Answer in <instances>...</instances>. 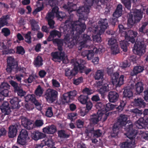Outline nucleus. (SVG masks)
<instances>
[{
    "label": "nucleus",
    "instance_id": "f257e3e1",
    "mask_svg": "<svg viewBox=\"0 0 148 148\" xmlns=\"http://www.w3.org/2000/svg\"><path fill=\"white\" fill-rule=\"evenodd\" d=\"M96 1H97L86 0L88 5L80 6L77 10L78 15L79 16L78 20L73 22L66 20L60 28L61 33L66 34L72 40L69 43L71 47L76 44L78 41L80 40V35L84 31L86 28L85 24L81 22L82 20H84L87 18L89 12V8L93 4L96 5V3H95Z\"/></svg>",
    "mask_w": 148,
    "mask_h": 148
},
{
    "label": "nucleus",
    "instance_id": "f03ea898",
    "mask_svg": "<svg viewBox=\"0 0 148 148\" xmlns=\"http://www.w3.org/2000/svg\"><path fill=\"white\" fill-rule=\"evenodd\" d=\"M128 116L127 115L121 114L118 118L117 122L112 127V131L110 136L112 138H117L119 131V128L124 126L127 121Z\"/></svg>",
    "mask_w": 148,
    "mask_h": 148
},
{
    "label": "nucleus",
    "instance_id": "7ed1b4c3",
    "mask_svg": "<svg viewBox=\"0 0 148 148\" xmlns=\"http://www.w3.org/2000/svg\"><path fill=\"white\" fill-rule=\"evenodd\" d=\"M84 60H80L73 62V68L71 70L67 68L65 70V75L68 79H71L77 74L78 71H79L82 72V70L84 68V65L83 63Z\"/></svg>",
    "mask_w": 148,
    "mask_h": 148
},
{
    "label": "nucleus",
    "instance_id": "20e7f679",
    "mask_svg": "<svg viewBox=\"0 0 148 148\" xmlns=\"http://www.w3.org/2000/svg\"><path fill=\"white\" fill-rule=\"evenodd\" d=\"M7 62V65L6 70L8 72L11 73L13 72L16 73L20 72L21 73H25L26 68L23 67L19 66L18 62L14 58L10 57H8Z\"/></svg>",
    "mask_w": 148,
    "mask_h": 148
},
{
    "label": "nucleus",
    "instance_id": "39448f33",
    "mask_svg": "<svg viewBox=\"0 0 148 148\" xmlns=\"http://www.w3.org/2000/svg\"><path fill=\"white\" fill-rule=\"evenodd\" d=\"M142 119H139L136 121L134 125L132 124H128L125 127V130L127 132V137L130 139L135 138L138 132L137 130L134 129L135 127L137 129H141L143 128V122H140Z\"/></svg>",
    "mask_w": 148,
    "mask_h": 148
},
{
    "label": "nucleus",
    "instance_id": "423d86ee",
    "mask_svg": "<svg viewBox=\"0 0 148 148\" xmlns=\"http://www.w3.org/2000/svg\"><path fill=\"white\" fill-rule=\"evenodd\" d=\"M49 3L51 6H53V7L51 12H49L47 14L45 19L47 21L49 27L53 29L54 27L55 23L53 19L54 18V13H56V1L55 0H49Z\"/></svg>",
    "mask_w": 148,
    "mask_h": 148
},
{
    "label": "nucleus",
    "instance_id": "0eeeda50",
    "mask_svg": "<svg viewBox=\"0 0 148 148\" xmlns=\"http://www.w3.org/2000/svg\"><path fill=\"white\" fill-rule=\"evenodd\" d=\"M124 77L123 75L119 76V73L116 72L111 75L110 78L114 85H115L116 87H120L124 83Z\"/></svg>",
    "mask_w": 148,
    "mask_h": 148
},
{
    "label": "nucleus",
    "instance_id": "6e6552de",
    "mask_svg": "<svg viewBox=\"0 0 148 148\" xmlns=\"http://www.w3.org/2000/svg\"><path fill=\"white\" fill-rule=\"evenodd\" d=\"M77 94V92L75 90L64 93L62 99V104L66 105L70 103L74 99Z\"/></svg>",
    "mask_w": 148,
    "mask_h": 148
},
{
    "label": "nucleus",
    "instance_id": "1a4fd4ad",
    "mask_svg": "<svg viewBox=\"0 0 148 148\" xmlns=\"http://www.w3.org/2000/svg\"><path fill=\"white\" fill-rule=\"evenodd\" d=\"M56 44L59 52L56 51V59L61 60L64 62L65 60V53L62 51V46L63 45V40L56 38Z\"/></svg>",
    "mask_w": 148,
    "mask_h": 148
},
{
    "label": "nucleus",
    "instance_id": "9d476101",
    "mask_svg": "<svg viewBox=\"0 0 148 148\" xmlns=\"http://www.w3.org/2000/svg\"><path fill=\"white\" fill-rule=\"evenodd\" d=\"M21 126L18 122L16 123L14 125H10L9 127L8 136L9 138H12L17 134L18 130H20Z\"/></svg>",
    "mask_w": 148,
    "mask_h": 148
},
{
    "label": "nucleus",
    "instance_id": "9b49d317",
    "mask_svg": "<svg viewBox=\"0 0 148 148\" xmlns=\"http://www.w3.org/2000/svg\"><path fill=\"white\" fill-rule=\"evenodd\" d=\"M29 139L28 132L25 129H22L18 136L17 142L19 144L23 145L25 144L27 140Z\"/></svg>",
    "mask_w": 148,
    "mask_h": 148
},
{
    "label": "nucleus",
    "instance_id": "f8f14e48",
    "mask_svg": "<svg viewBox=\"0 0 148 148\" xmlns=\"http://www.w3.org/2000/svg\"><path fill=\"white\" fill-rule=\"evenodd\" d=\"M136 47H134L133 49V52L139 56H142L145 52L146 45L143 41L138 42Z\"/></svg>",
    "mask_w": 148,
    "mask_h": 148
},
{
    "label": "nucleus",
    "instance_id": "ddd939ff",
    "mask_svg": "<svg viewBox=\"0 0 148 148\" xmlns=\"http://www.w3.org/2000/svg\"><path fill=\"white\" fill-rule=\"evenodd\" d=\"M124 36L125 40L134 43L135 42V38L137 36L138 33L136 31L130 30L125 32Z\"/></svg>",
    "mask_w": 148,
    "mask_h": 148
},
{
    "label": "nucleus",
    "instance_id": "4468645a",
    "mask_svg": "<svg viewBox=\"0 0 148 148\" xmlns=\"http://www.w3.org/2000/svg\"><path fill=\"white\" fill-rule=\"evenodd\" d=\"M101 112L100 111L97 112V114H94L90 116V123L91 124L96 125L102 119L103 121H106L104 120L105 117L103 116V114H101Z\"/></svg>",
    "mask_w": 148,
    "mask_h": 148
},
{
    "label": "nucleus",
    "instance_id": "2eb2a0df",
    "mask_svg": "<svg viewBox=\"0 0 148 148\" xmlns=\"http://www.w3.org/2000/svg\"><path fill=\"white\" fill-rule=\"evenodd\" d=\"M108 44L110 46L111 49L113 54H116L119 53V48L115 39L111 38L108 41Z\"/></svg>",
    "mask_w": 148,
    "mask_h": 148
},
{
    "label": "nucleus",
    "instance_id": "dca6fc26",
    "mask_svg": "<svg viewBox=\"0 0 148 148\" xmlns=\"http://www.w3.org/2000/svg\"><path fill=\"white\" fill-rule=\"evenodd\" d=\"M56 96V90L51 89H49L46 91L45 96L47 102L52 103L54 102V97Z\"/></svg>",
    "mask_w": 148,
    "mask_h": 148
},
{
    "label": "nucleus",
    "instance_id": "f3484780",
    "mask_svg": "<svg viewBox=\"0 0 148 148\" xmlns=\"http://www.w3.org/2000/svg\"><path fill=\"white\" fill-rule=\"evenodd\" d=\"M104 106V109H103L104 110L103 111V116L105 117L104 120H106L110 113L109 111L114 109L115 105L110 103H108L106 104V106L105 105Z\"/></svg>",
    "mask_w": 148,
    "mask_h": 148
},
{
    "label": "nucleus",
    "instance_id": "a211bd4d",
    "mask_svg": "<svg viewBox=\"0 0 148 148\" xmlns=\"http://www.w3.org/2000/svg\"><path fill=\"white\" fill-rule=\"evenodd\" d=\"M133 90L132 88L130 86L125 87L123 92V97L128 100L132 99L133 95Z\"/></svg>",
    "mask_w": 148,
    "mask_h": 148
},
{
    "label": "nucleus",
    "instance_id": "6ab92c4d",
    "mask_svg": "<svg viewBox=\"0 0 148 148\" xmlns=\"http://www.w3.org/2000/svg\"><path fill=\"white\" fill-rule=\"evenodd\" d=\"M98 26L100 28V33H103L108 27V20L106 18L104 19H101L99 20Z\"/></svg>",
    "mask_w": 148,
    "mask_h": 148
},
{
    "label": "nucleus",
    "instance_id": "aec40b11",
    "mask_svg": "<svg viewBox=\"0 0 148 148\" xmlns=\"http://www.w3.org/2000/svg\"><path fill=\"white\" fill-rule=\"evenodd\" d=\"M21 122L22 125L28 130H31L34 128V124L29 120L25 117H24L22 119Z\"/></svg>",
    "mask_w": 148,
    "mask_h": 148
},
{
    "label": "nucleus",
    "instance_id": "412c9836",
    "mask_svg": "<svg viewBox=\"0 0 148 148\" xmlns=\"http://www.w3.org/2000/svg\"><path fill=\"white\" fill-rule=\"evenodd\" d=\"M0 108L5 115H8L11 112L10 107L8 102L6 101L3 102Z\"/></svg>",
    "mask_w": 148,
    "mask_h": 148
},
{
    "label": "nucleus",
    "instance_id": "4be33fe9",
    "mask_svg": "<svg viewBox=\"0 0 148 148\" xmlns=\"http://www.w3.org/2000/svg\"><path fill=\"white\" fill-rule=\"evenodd\" d=\"M119 94L115 91H110L108 95L109 100L110 102L114 103L119 99Z\"/></svg>",
    "mask_w": 148,
    "mask_h": 148
},
{
    "label": "nucleus",
    "instance_id": "5701e85b",
    "mask_svg": "<svg viewBox=\"0 0 148 148\" xmlns=\"http://www.w3.org/2000/svg\"><path fill=\"white\" fill-rule=\"evenodd\" d=\"M31 136L33 139L37 140L45 137L46 135L45 134L39 132L38 131H36L32 133Z\"/></svg>",
    "mask_w": 148,
    "mask_h": 148
},
{
    "label": "nucleus",
    "instance_id": "b1692460",
    "mask_svg": "<svg viewBox=\"0 0 148 148\" xmlns=\"http://www.w3.org/2000/svg\"><path fill=\"white\" fill-rule=\"evenodd\" d=\"M42 131L45 133L53 134L56 132V126L53 125H49L43 128Z\"/></svg>",
    "mask_w": 148,
    "mask_h": 148
},
{
    "label": "nucleus",
    "instance_id": "393cba45",
    "mask_svg": "<svg viewBox=\"0 0 148 148\" xmlns=\"http://www.w3.org/2000/svg\"><path fill=\"white\" fill-rule=\"evenodd\" d=\"M134 105L138 108H144L146 106V103L141 98L135 99L133 103Z\"/></svg>",
    "mask_w": 148,
    "mask_h": 148
},
{
    "label": "nucleus",
    "instance_id": "a878e982",
    "mask_svg": "<svg viewBox=\"0 0 148 148\" xmlns=\"http://www.w3.org/2000/svg\"><path fill=\"white\" fill-rule=\"evenodd\" d=\"M21 101L18 98L15 97L10 99V102L11 104V107L12 109H18L20 106L19 103Z\"/></svg>",
    "mask_w": 148,
    "mask_h": 148
},
{
    "label": "nucleus",
    "instance_id": "bb28decb",
    "mask_svg": "<svg viewBox=\"0 0 148 148\" xmlns=\"http://www.w3.org/2000/svg\"><path fill=\"white\" fill-rule=\"evenodd\" d=\"M122 5L121 4H119L117 6L113 14V17L118 18L122 15Z\"/></svg>",
    "mask_w": 148,
    "mask_h": 148
},
{
    "label": "nucleus",
    "instance_id": "cd10ccee",
    "mask_svg": "<svg viewBox=\"0 0 148 148\" xmlns=\"http://www.w3.org/2000/svg\"><path fill=\"white\" fill-rule=\"evenodd\" d=\"M10 19V15L7 14L3 16L0 19V29L5 25L7 26L8 24V20Z\"/></svg>",
    "mask_w": 148,
    "mask_h": 148
},
{
    "label": "nucleus",
    "instance_id": "c85d7f7f",
    "mask_svg": "<svg viewBox=\"0 0 148 148\" xmlns=\"http://www.w3.org/2000/svg\"><path fill=\"white\" fill-rule=\"evenodd\" d=\"M144 84L142 82H138L135 85L136 93L137 94H140L144 90Z\"/></svg>",
    "mask_w": 148,
    "mask_h": 148
},
{
    "label": "nucleus",
    "instance_id": "c756f323",
    "mask_svg": "<svg viewBox=\"0 0 148 148\" xmlns=\"http://www.w3.org/2000/svg\"><path fill=\"white\" fill-rule=\"evenodd\" d=\"M110 90V88L108 84H104L98 90V91L101 95L102 97H104L105 93L109 91Z\"/></svg>",
    "mask_w": 148,
    "mask_h": 148
},
{
    "label": "nucleus",
    "instance_id": "7c9ffc66",
    "mask_svg": "<svg viewBox=\"0 0 148 148\" xmlns=\"http://www.w3.org/2000/svg\"><path fill=\"white\" fill-rule=\"evenodd\" d=\"M132 16L135 21L137 23L140 21L142 18L143 14L140 11L136 10L134 12L133 14L132 15Z\"/></svg>",
    "mask_w": 148,
    "mask_h": 148
},
{
    "label": "nucleus",
    "instance_id": "2f4dec72",
    "mask_svg": "<svg viewBox=\"0 0 148 148\" xmlns=\"http://www.w3.org/2000/svg\"><path fill=\"white\" fill-rule=\"evenodd\" d=\"M144 70V68L143 66H136L134 67L133 70L132 71L130 74L132 76L136 75L138 73L142 72Z\"/></svg>",
    "mask_w": 148,
    "mask_h": 148
},
{
    "label": "nucleus",
    "instance_id": "473e14b6",
    "mask_svg": "<svg viewBox=\"0 0 148 148\" xmlns=\"http://www.w3.org/2000/svg\"><path fill=\"white\" fill-rule=\"evenodd\" d=\"M43 61L42 57L38 56L34 59L33 63L36 67H39L43 65Z\"/></svg>",
    "mask_w": 148,
    "mask_h": 148
},
{
    "label": "nucleus",
    "instance_id": "72a5a7b5",
    "mask_svg": "<svg viewBox=\"0 0 148 148\" xmlns=\"http://www.w3.org/2000/svg\"><path fill=\"white\" fill-rule=\"evenodd\" d=\"M126 99L125 98L123 97L122 100H121L120 104L117 108L118 112H121L127 103Z\"/></svg>",
    "mask_w": 148,
    "mask_h": 148
},
{
    "label": "nucleus",
    "instance_id": "f704fd0d",
    "mask_svg": "<svg viewBox=\"0 0 148 148\" xmlns=\"http://www.w3.org/2000/svg\"><path fill=\"white\" fill-rule=\"evenodd\" d=\"M89 99L88 95H81L78 97V101L82 104H84L87 103Z\"/></svg>",
    "mask_w": 148,
    "mask_h": 148
},
{
    "label": "nucleus",
    "instance_id": "c9c22d12",
    "mask_svg": "<svg viewBox=\"0 0 148 148\" xmlns=\"http://www.w3.org/2000/svg\"><path fill=\"white\" fill-rule=\"evenodd\" d=\"M9 91L8 89L0 90V102L3 101L5 97L9 96Z\"/></svg>",
    "mask_w": 148,
    "mask_h": 148
},
{
    "label": "nucleus",
    "instance_id": "e433bc0d",
    "mask_svg": "<svg viewBox=\"0 0 148 148\" xmlns=\"http://www.w3.org/2000/svg\"><path fill=\"white\" fill-rule=\"evenodd\" d=\"M58 136L61 138H67L70 136V134L66 133V132L63 130H59L58 132Z\"/></svg>",
    "mask_w": 148,
    "mask_h": 148
},
{
    "label": "nucleus",
    "instance_id": "4c0bfd02",
    "mask_svg": "<svg viewBox=\"0 0 148 148\" xmlns=\"http://www.w3.org/2000/svg\"><path fill=\"white\" fill-rule=\"evenodd\" d=\"M9 83L13 87L14 92L22 87L20 84L13 80H10Z\"/></svg>",
    "mask_w": 148,
    "mask_h": 148
},
{
    "label": "nucleus",
    "instance_id": "58836bf2",
    "mask_svg": "<svg viewBox=\"0 0 148 148\" xmlns=\"http://www.w3.org/2000/svg\"><path fill=\"white\" fill-rule=\"evenodd\" d=\"M103 72L101 70H97L94 76L95 79H102L103 78Z\"/></svg>",
    "mask_w": 148,
    "mask_h": 148
},
{
    "label": "nucleus",
    "instance_id": "ea45409f",
    "mask_svg": "<svg viewBox=\"0 0 148 148\" xmlns=\"http://www.w3.org/2000/svg\"><path fill=\"white\" fill-rule=\"evenodd\" d=\"M125 40H123L120 42V44L122 49L125 51L126 52L127 50V47L129 45V43L128 42V41L125 39Z\"/></svg>",
    "mask_w": 148,
    "mask_h": 148
},
{
    "label": "nucleus",
    "instance_id": "a19ab883",
    "mask_svg": "<svg viewBox=\"0 0 148 148\" xmlns=\"http://www.w3.org/2000/svg\"><path fill=\"white\" fill-rule=\"evenodd\" d=\"M44 143L45 145L48 146L50 148H56V147L53 146L55 145V143L53 142L52 139H49L48 138L46 139L44 142Z\"/></svg>",
    "mask_w": 148,
    "mask_h": 148
},
{
    "label": "nucleus",
    "instance_id": "79ce46f5",
    "mask_svg": "<svg viewBox=\"0 0 148 148\" xmlns=\"http://www.w3.org/2000/svg\"><path fill=\"white\" fill-rule=\"evenodd\" d=\"M30 24L31 25L32 29L33 31H36L39 29V26L34 19H33L31 21Z\"/></svg>",
    "mask_w": 148,
    "mask_h": 148
},
{
    "label": "nucleus",
    "instance_id": "37998d69",
    "mask_svg": "<svg viewBox=\"0 0 148 148\" xmlns=\"http://www.w3.org/2000/svg\"><path fill=\"white\" fill-rule=\"evenodd\" d=\"M105 105H104L103 103H102L101 102H97L95 105V107L97 109V112H101V114H103V111L104 110L103 109H104L105 106Z\"/></svg>",
    "mask_w": 148,
    "mask_h": 148
},
{
    "label": "nucleus",
    "instance_id": "c03bdc74",
    "mask_svg": "<svg viewBox=\"0 0 148 148\" xmlns=\"http://www.w3.org/2000/svg\"><path fill=\"white\" fill-rule=\"evenodd\" d=\"M66 16L65 13L62 12L58 11V7L56 6V17L58 18V19H62L64 18Z\"/></svg>",
    "mask_w": 148,
    "mask_h": 148
},
{
    "label": "nucleus",
    "instance_id": "a18cd8bd",
    "mask_svg": "<svg viewBox=\"0 0 148 148\" xmlns=\"http://www.w3.org/2000/svg\"><path fill=\"white\" fill-rule=\"evenodd\" d=\"M43 93V90L40 86L38 85L35 90L34 93L38 97H41Z\"/></svg>",
    "mask_w": 148,
    "mask_h": 148
},
{
    "label": "nucleus",
    "instance_id": "49530a36",
    "mask_svg": "<svg viewBox=\"0 0 148 148\" xmlns=\"http://www.w3.org/2000/svg\"><path fill=\"white\" fill-rule=\"evenodd\" d=\"M31 32L28 31L27 33L24 35L25 38V41L28 44H30L32 42Z\"/></svg>",
    "mask_w": 148,
    "mask_h": 148
},
{
    "label": "nucleus",
    "instance_id": "de8ad7c7",
    "mask_svg": "<svg viewBox=\"0 0 148 148\" xmlns=\"http://www.w3.org/2000/svg\"><path fill=\"white\" fill-rule=\"evenodd\" d=\"M94 131L93 127H92L90 129L87 128L85 130V133L90 138L93 136Z\"/></svg>",
    "mask_w": 148,
    "mask_h": 148
},
{
    "label": "nucleus",
    "instance_id": "09e8293b",
    "mask_svg": "<svg viewBox=\"0 0 148 148\" xmlns=\"http://www.w3.org/2000/svg\"><path fill=\"white\" fill-rule=\"evenodd\" d=\"M25 51L24 48L22 46H18L16 48V53L18 54L23 55Z\"/></svg>",
    "mask_w": 148,
    "mask_h": 148
},
{
    "label": "nucleus",
    "instance_id": "8fccbe9b",
    "mask_svg": "<svg viewBox=\"0 0 148 148\" xmlns=\"http://www.w3.org/2000/svg\"><path fill=\"white\" fill-rule=\"evenodd\" d=\"M10 85L7 82H2L0 86V90H5V89H10Z\"/></svg>",
    "mask_w": 148,
    "mask_h": 148
},
{
    "label": "nucleus",
    "instance_id": "3c124183",
    "mask_svg": "<svg viewBox=\"0 0 148 148\" xmlns=\"http://www.w3.org/2000/svg\"><path fill=\"white\" fill-rule=\"evenodd\" d=\"M125 8L128 10L130 9L131 7V0H121Z\"/></svg>",
    "mask_w": 148,
    "mask_h": 148
},
{
    "label": "nucleus",
    "instance_id": "603ef678",
    "mask_svg": "<svg viewBox=\"0 0 148 148\" xmlns=\"http://www.w3.org/2000/svg\"><path fill=\"white\" fill-rule=\"evenodd\" d=\"M102 33H100L99 31V33L97 34L96 35L93 36V41L95 42L98 43L100 42L101 41V35Z\"/></svg>",
    "mask_w": 148,
    "mask_h": 148
},
{
    "label": "nucleus",
    "instance_id": "864d4df0",
    "mask_svg": "<svg viewBox=\"0 0 148 148\" xmlns=\"http://www.w3.org/2000/svg\"><path fill=\"white\" fill-rule=\"evenodd\" d=\"M136 23H137L134 20L132 16L131 18H128L127 20V25L129 27L131 28Z\"/></svg>",
    "mask_w": 148,
    "mask_h": 148
},
{
    "label": "nucleus",
    "instance_id": "5fc2aeb1",
    "mask_svg": "<svg viewBox=\"0 0 148 148\" xmlns=\"http://www.w3.org/2000/svg\"><path fill=\"white\" fill-rule=\"evenodd\" d=\"M118 27L119 32L121 33L122 35L124 36L125 34V33L127 32L125 31L126 29V28L124 27L121 24H119L118 25Z\"/></svg>",
    "mask_w": 148,
    "mask_h": 148
},
{
    "label": "nucleus",
    "instance_id": "6e6d98bb",
    "mask_svg": "<svg viewBox=\"0 0 148 148\" xmlns=\"http://www.w3.org/2000/svg\"><path fill=\"white\" fill-rule=\"evenodd\" d=\"M1 33L5 37L9 36L11 33L10 30L7 27H5L2 29Z\"/></svg>",
    "mask_w": 148,
    "mask_h": 148
},
{
    "label": "nucleus",
    "instance_id": "4d7b16f0",
    "mask_svg": "<svg viewBox=\"0 0 148 148\" xmlns=\"http://www.w3.org/2000/svg\"><path fill=\"white\" fill-rule=\"evenodd\" d=\"M90 39V38L89 36L86 34H84L82 36V41L80 42L81 45L85 44L87 41L89 40Z\"/></svg>",
    "mask_w": 148,
    "mask_h": 148
},
{
    "label": "nucleus",
    "instance_id": "13d9d810",
    "mask_svg": "<svg viewBox=\"0 0 148 148\" xmlns=\"http://www.w3.org/2000/svg\"><path fill=\"white\" fill-rule=\"evenodd\" d=\"M102 131L99 129L95 130L93 136L94 138H98L101 136L102 135Z\"/></svg>",
    "mask_w": 148,
    "mask_h": 148
},
{
    "label": "nucleus",
    "instance_id": "bf43d9fd",
    "mask_svg": "<svg viewBox=\"0 0 148 148\" xmlns=\"http://www.w3.org/2000/svg\"><path fill=\"white\" fill-rule=\"evenodd\" d=\"M84 123V121L79 119L77 120L75 122V125L78 128H81L83 127Z\"/></svg>",
    "mask_w": 148,
    "mask_h": 148
},
{
    "label": "nucleus",
    "instance_id": "052dcab7",
    "mask_svg": "<svg viewBox=\"0 0 148 148\" xmlns=\"http://www.w3.org/2000/svg\"><path fill=\"white\" fill-rule=\"evenodd\" d=\"M46 116L49 117H52L53 113L52 110V108L51 107H49L48 108L45 113Z\"/></svg>",
    "mask_w": 148,
    "mask_h": 148
},
{
    "label": "nucleus",
    "instance_id": "680f3d73",
    "mask_svg": "<svg viewBox=\"0 0 148 148\" xmlns=\"http://www.w3.org/2000/svg\"><path fill=\"white\" fill-rule=\"evenodd\" d=\"M77 114L75 112L71 113L69 114L68 115V119L71 120V121H73L77 118Z\"/></svg>",
    "mask_w": 148,
    "mask_h": 148
},
{
    "label": "nucleus",
    "instance_id": "e2e57ef3",
    "mask_svg": "<svg viewBox=\"0 0 148 148\" xmlns=\"http://www.w3.org/2000/svg\"><path fill=\"white\" fill-rule=\"evenodd\" d=\"M15 93H17L18 95L21 97L24 96L26 94L25 92L23 90L22 87H21Z\"/></svg>",
    "mask_w": 148,
    "mask_h": 148
},
{
    "label": "nucleus",
    "instance_id": "0e129e2a",
    "mask_svg": "<svg viewBox=\"0 0 148 148\" xmlns=\"http://www.w3.org/2000/svg\"><path fill=\"white\" fill-rule=\"evenodd\" d=\"M44 123V121L42 119H37L36 120L35 123V126L37 127L42 126Z\"/></svg>",
    "mask_w": 148,
    "mask_h": 148
},
{
    "label": "nucleus",
    "instance_id": "69168bd1",
    "mask_svg": "<svg viewBox=\"0 0 148 148\" xmlns=\"http://www.w3.org/2000/svg\"><path fill=\"white\" fill-rule=\"evenodd\" d=\"M83 81V78L80 77L76 79H73V83L76 85H77L82 83Z\"/></svg>",
    "mask_w": 148,
    "mask_h": 148
},
{
    "label": "nucleus",
    "instance_id": "338daca9",
    "mask_svg": "<svg viewBox=\"0 0 148 148\" xmlns=\"http://www.w3.org/2000/svg\"><path fill=\"white\" fill-rule=\"evenodd\" d=\"M3 53L4 55L12 54L15 53V51L13 49H8L3 51Z\"/></svg>",
    "mask_w": 148,
    "mask_h": 148
},
{
    "label": "nucleus",
    "instance_id": "774afa93",
    "mask_svg": "<svg viewBox=\"0 0 148 148\" xmlns=\"http://www.w3.org/2000/svg\"><path fill=\"white\" fill-rule=\"evenodd\" d=\"M131 144L127 142H125L122 143L121 145L122 148H131Z\"/></svg>",
    "mask_w": 148,
    "mask_h": 148
}]
</instances>
